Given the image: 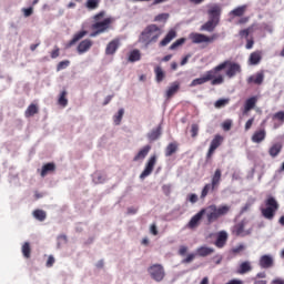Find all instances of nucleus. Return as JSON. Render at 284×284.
I'll list each match as a JSON object with an SVG mask.
<instances>
[{"mask_svg":"<svg viewBox=\"0 0 284 284\" xmlns=\"http://www.w3.org/2000/svg\"><path fill=\"white\" fill-rule=\"evenodd\" d=\"M129 61L131 63H134L136 61H141V51H139V50L131 51V53L129 54Z\"/></svg>","mask_w":284,"mask_h":284,"instance_id":"35","label":"nucleus"},{"mask_svg":"<svg viewBox=\"0 0 284 284\" xmlns=\"http://www.w3.org/2000/svg\"><path fill=\"white\" fill-rule=\"evenodd\" d=\"M203 214L206 216L209 224L216 223L222 216H225L230 213V205H215L211 204L205 209H202Z\"/></svg>","mask_w":284,"mask_h":284,"instance_id":"1","label":"nucleus"},{"mask_svg":"<svg viewBox=\"0 0 284 284\" xmlns=\"http://www.w3.org/2000/svg\"><path fill=\"white\" fill-rule=\"evenodd\" d=\"M190 39L192 41V43H214V41H216V39H219V36L213 34L212 37H207L203 33H191L190 34Z\"/></svg>","mask_w":284,"mask_h":284,"instance_id":"8","label":"nucleus"},{"mask_svg":"<svg viewBox=\"0 0 284 284\" xmlns=\"http://www.w3.org/2000/svg\"><path fill=\"white\" fill-rule=\"evenodd\" d=\"M93 182L97 183V184L105 183V175H103L102 173H94Z\"/></svg>","mask_w":284,"mask_h":284,"instance_id":"43","label":"nucleus"},{"mask_svg":"<svg viewBox=\"0 0 284 284\" xmlns=\"http://www.w3.org/2000/svg\"><path fill=\"white\" fill-rule=\"evenodd\" d=\"M162 34L163 30H161L159 26L150 24L141 32L139 41L140 43H144V45H151V43H156V41H159V37Z\"/></svg>","mask_w":284,"mask_h":284,"instance_id":"2","label":"nucleus"},{"mask_svg":"<svg viewBox=\"0 0 284 284\" xmlns=\"http://www.w3.org/2000/svg\"><path fill=\"white\" fill-rule=\"evenodd\" d=\"M263 59V52L254 51L250 54L248 63L250 65H258Z\"/></svg>","mask_w":284,"mask_h":284,"instance_id":"17","label":"nucleus"},{"mask_svg":"<svg viewBox=\"0 0 284 284\" xmlns=\"http://www.w3.org/2000/svg\"><path fill=\"white\" fill-rule=\"evenodd\" d=\"M65 97H68V91H62L58 100L59 105H62V108H68V100Z\"/></svg>","mask_w":284,"mask_h":284,"instance_id":"39","label":"nucleus"},{"mask_svg":"<svg viewBox=\"0 0 284 284\" xmlns=\"http://www.w3.org/2000/svg\"><path fill=\"white\" fill-rule=\"evenodd\" d=\"M119 40H112L108 43L105 54H114L119 50Z\"/></svg>","mask_w":284,"mask_h":284,"instance_id":"26","label":"nucleus"},{"mask_svg":"<svg viewBox=\"0 0 284 284\" xmlns=\"http://www.w3.org/2000/svg\"><path fill=\"white\" fill-rule=\"evenodd\" d=\"M191 136L194 139L199 136V124L191 125Z\"/></svg>","mask_w":284,"mask_h":284,"instance_id":"50","label":"nucleus"},{"mask_svg":"<svg viewBox=\"0 0 284 284\" xmlns=\"http://www.w3.org/2000/svg\"><path fill=\"white\" fill-rule=\"evenodd\" d=\"M283 150V144L281 143H275L273 144L270 150H268V154L270 156H272L273 159H276L277 154H281V151Z\"/></svg>","mask_w":284,"mask_h":284,"instance_id":"27","label":"nucleus"},{"mask_svg":"<svg viewBox=\"0 0 284 284\" xmlns=\"http://www.w3.org/2000/svg\"><path fill=\"white\" fill-rule=\"evenodd\" d=\"M251 233V230L245 231V222H240L233 227V234H235V236H247Z\"/></svg>","mask_w":284,"mask_h":284,"instance_id":"14","label":"nucleus"},{"mask_svg":"<svg viewBox=\"0 0 284 284\" xmlns=\"http://www.w3.org/2000/svg\"><path fill=\"white\" fill-rule=\"evenodd\" d=\"M68 65H70L69 60H64V61L59 62L58 65H57L58 72H61V70H65V68H68Z\"/></svg>","mask_w":284,"mask_h":284,"instance_id":"46","label":"nucleus"},{"mask_svg":"<svg viewBox=\"0 0 284 284\" xmlns=\"http://www.w3.org/2000/svg\"><path fill=\"white\" fill-rule=\"evenodd\" d=\"M204 213L203 210L197 212L194 216L191 217L190 222L187 223L186 227L189 230H196L199 225H201V220L203 219Z\"/></svg>","mask_w":284,"mask_h":284,"instance_id":"12","label":"nucleus"},{"mask_svg":"<svg viewBox=\"0 0 284 284\" xmlns=\"http://www.w3.org/2000/svg\"><path fill=\"white\" fill-rule=\"evenodd\" d=\"M225 243H227V232L221 231L217 234V239L215 241V245H216V247H224Z\"/></svg>","mask_w":284,"mask_h":284,"instance_id":"21","label":"nucleus"},{"mask_svg":"<svg viewBox=\"0 0 284 284\" xmlns=\"http://www.w3.org/2000/svg\"><path fill=\"white\" fill-rule=\"evenodd\" d=\"M176 39V31L171 30L168 32V34L165 36V38L160 42V45L165 47L169 43L172 42V40Z\"/></svg>","mask_w":284,"mask_h":284,"instance_id":"28","label":"nucleus"},{"mask_svg":"<svg viewBox=\"0 0 284 284\" xmlns=\"http://www.w3.org/2000/svg\"><path fill=\"white\" fill-rule=\"evenodd\" d=\"M178 92H179V83L174 82L166 90V99H172V97H174V94Z\"/></svg>","mask_w":284,"mask_h":284,"instance_id":"31","label":"nucleus"},{"mask_svg":"<svg viewBox=\"0 0 284 284\" xmlns=\"http://www.w3.org/2000/svg\"><path fill=\"white\" fill-rule=\"evenodd\" d=\"M209 19H212L213 21H220L221 19V6L219 4H212L209 8Z\"/></svg>","mask_w":284,"mask_h":284,"instance_id":"13","label":"nucleus"},{"mask_svg":"<svg viewBox=\"0 0 284 284\" xmlns=\"http://www.w3.org/2000/svg\"><path fill=\"white\" fill-rule=\"evenodd\" d=\"M190 57H192V55L187 54L186 57H184V58L182 59V61H181V65H186V64H187V61H190Z\"/></svg>","mask_w":284,"mask_h":284,"instance_id":"63","label":"nucleus"},{"mask_svg":"<svg viewBox=\"0 0 284 284\" xmlns=\"http://www.w3.org/2000/svg\"><path fill=\"white\" fill-rule=\"evenodd\" d=\"M105 17V11H101L100 13L94 16V21L91 26V29L93 30L92 33H90L91 38L99 37V34H103V32H108L110 30V26L112 24V21L114 19L112 18H105L103 21H99V19H103Z\"/></svg>","mask_w":284,"mask_h":284,"instance_id":"3","label":"nucleus"},{"mask_svg":"<svg viewBox=\"0 0 284 284\" xmlns=\"http://www.w3.org/2000/svg\"><path fill=\"white\" fill-rule=\"evenodd\" d=\"M245 10H247V6L244 4L232 10L231 14H233L234 17H243V14H245Z\"/></svg>","mask_w":284,"mask_h":284,"instance_id":"37","label":"nucleus"},{"mask_svg":"<svg viewBox=\"0 0 284 284\" xmlns=\"http://www.w3.org/2000/svg\"><path fill=\"white\" fill-rule=\"evenodd\" d=\"M123 114H125V109H119L116 114L113 115L114 125H121V121H123Z\"/></svg>","mask_w":284,"mask_h":284,"instance_id":"32","label":"nucleus"},{"mask_svg":"<svg viewBox=\"0 0 284 284\" xmlns=\"http://www.w3.org/2000/svg\"><path fill=\"white\" fill-rule=\"evenodd\" d=\"M100 3H101V0H87L84 6L88 10H98Z\"/></svg>","mask_w":284,"mask_h":284,"instance_id":"33","label":"nucleus"},{"mask_svg":"<svg viewBox=\"0 0 284 284\" xmlns=\"http://www.w3.org/2000/svg\"><path fill=\"white\" fill-rule=\"evenodd\" d=\"M165 79V72L161 67L155 68V81L161 83Z\"/></svg>","mask_w":284,"mask_h":284,"instance_id":"36","label":"nucleus"},{"mask_svg":"<svg viewBox=\"0 0 284 284\" xmlns=\"http://www.w3.org/2000/svg\"><path fill=\"white\" fill-rule=\"evenodd\" d=\"M243 250H245L244 244H240V245L233 247L232 252H233V254H239L240 252H243Z\"/></svg>","mask_w":284,"mask_h":284,"instance_id":"54","label":"nucleus"},{"mask_svg":"<svg viewBox=\"0 0 284 284\" xmlns=\"http://www.w3.org/2000/svg\"><path fill=\"white\" fill-rule=\"evenodd\" d=\"M54 170H57V166L54 165V163H47L42 166V171L40 175L42 178L48 176V174H50V172H54Z\"/></svg>","mask_w":284,"mask_h":284,"instance_id":"29","label":"nucleus"},{"mask_svg":"<svg viewBox=\"0 0 284 284\" xmlns=\"http://www.w3.org/2000/svg\"><path fill=\"white\" fill-rule=\"evenodd\" d=\"M186 253H187V246H180L179 254L181 256H185Z\"/></svg>","mask_w":284,"mask_h":284,"instance_id":"61","label":"nucleus"},{"mask_svg":"<svg viewBox=\"0 0 284 284\" xmlns=\"http://www.w3.org/2000/svg\"><path fill=\"white\" fill-rule=\"evenodd\" d=\"M185 43L184 38L176 40L173 44H171L170 50H176L179 45H183Z\"/></svg>","mask_w":284,"mask_h":284,"instance_id":"49","label":"nucleus"},{"mask_svg":"<svg viewBox=\"0 0 284 284\" xmlns=\"http://www.w3.org/2000/svg\"><path fill=\"white\" fill-rule=\"evenodd\" d=\"M273 119H275L276 121H281V123H284V111L274 113Z\"/></svg>","mask_w":284,"mask_h":284,"instance_id":"51","label":"nucleus"},{"mask_svg":"<svg viewBox=\"0 0 284 284\" xmlns=\"http://www.w3.org/2000/svg\"><path fill=\"white\" fill-rule=\"evenodd\" d=\"M169 17L170 16L168 13H161L155 17V21H168Z\"/></svg>","mask_w":284,"mask_h":284,"instance_id":"53","label":"nucleus"},{"mask_svg":"<svg viewBox=\"0 0 284 284\" xmlns=\"http://www.w3.org/2000/svg\"><path fill=\"white\" fill-rule=\"evenodd\" d=\"M258 102V97H251L245 101L243 114H247L251 110L256 108V103Z\"/></svg>","mask_w":284,"mask_h":284,"instance_id":"15","label":"nucleus"},{"mask_svg":"<svg viewBox=\"0 0 284 284\" xmlns=\"http://www.w3.org/2000/svg\"><path fill=\"white\" fill-rule=\"evenodd\" d=\"M30 252H31L30 243H29V242H26V243L22 245V254H23L24 258H30Z\"/></svg>","mask_w":284,"mask_h":284,"instance_id":"42","label":"nucleus"},{"mask_svg":"<svg viewBox=\"0 0 284 284\" xmlns=\"http://www.w3.org/2000/svg\"><path fill=\"white\" fill-rule=\"evenodd\" d=\"M187 200L190 201V203H196L199 201V195L192 193L189 195Z\"/></svg>","mask_w":284,"mask_h":284,"instance_id":"55","label":"nucleus"},{"mask_svg":"<svg viewBox=\"0 0 284 284\" xmlns=\"http://www.w3.org/2000/svg\"><path fill=\"white\" fill-rule=\"evenodd\" d=\"M148 272L153 278V281H156V283H161L163 278H165V268H163V265L161 264H153L148 268Z\"/></svg>","mask_w":284,"mask_h":284,"instance_id":"7","label":"nucleus"},{"mask_svg":"<svg viewBox=\"0 0 284 284\" xmlns=\"http://www.w3.org/2000/svg\"><path fill=\"white\" fill-rule=\"evenodd\" d=\"M92 48V40H83L78 45V52L79 54H84V52H88Z\"/></svg>","mask_w":284,"mask_h":284,"instance_id":"22","label":"nucleus"},{"mask_svg":"<svg viewBox=\"0 0 284 284\" xmlns=\"http://www.w3.org/2000/svg\"><path fill=\"white\" fill-rule=\"evenodd\" d=\"M216 26H219V21L209 18V21L201 27V30H204L205 32H214Z\"/></svg>","mask_w":284,"mask_h":284,"instance_id":"24","label":"nucleus"},{"mask_svg":"<svg viewBox=\"0 0 284 284\" xmlns=\"http://www.w3.org/2000/svg\"><path fill=\"white\" fill-rule=\"evenodd\" d=\"M222 128L226 132H229V130H232V120H226L225 122H223Z\"/></svg>","mask_w":284,"mask_h":284,"instance_id":"52","label":"nucleus"},{"mask_svg":"<svg viewBox=\"0 0 284 284\" xmlns=\"http://www.w3.org/2000/svg\"><path fill=\"white\" fill-rule=\"evenodd\" d=\"M265 136H267V133L265 132V129H262L260 131L254 132V134L251 138V141L253 143H263V141H265Z\"/></svg>","mask_w":284,"mask_h":284,"instance_id":"19","label":"nucleus"},{"mask_svg":"<svg viewBox=\"0 0 284 284\" xmlns=\"http://www.w3.org/2000/svg\"><path fill=\"white\" fill-rule=\"evenodd\" d=\"M254 124V118H251L250 120H247V122L245 123V131L247 132L252 125Z\"/></svg>","mask_w":284,"mask_h":284,"instance_id":"57","label":"nucleus"},{"mask_svg":"<svg viewBox=\"0 0 284 284\" xmlns=\"http://www.w3.org/2000/svg\"><path fill=\"white\" fill-rule=\"evenodd\" d=\"M150 150H152L151 145H145L134 155L133 161L135 163H143L148 154H150Z\"/></svg>","mask_w":284,"mask_h":284,"instance_id":"11","label":"nucleus"},{"mask_svg":"<svg viewBox=\"0 0 284 284\" xmlns=\"http://www.w3.org/2000/svg\"><path fill=\"white\" fill-rule=\"evenodd\" d=\"M247 272H252V263L250 261H246L240 264L237 274H247Z\"/></svg>","mask_w":284,"mask_h":284,"instance_id":"30","label":"nucleus"},{"mask_svg":"<svg viewBox=\"0 0 284 284\" xmlns=\"http://www.w3.org/2000/svg\"><path fill=\"white\" fill-rule=\"evenodd\" d=\"M37 112H39V108H37L36 104H31L28 106V109L26 111V116H34V114H37Z\"/></svg>","mask_w":284,"mask_h":284,"instance_id":"41","label":"nucleus"},{"mask_svg":"<svg viewBox=\"0 0 284 284\" xmlns=\"http://www.w3.org/2000/svg\"><path fill=\"white\" fill-rule=\"evenodd\" d=\"M221 141L222 138L221 135H216L212 141H211V145L207 152V159H210V156H212V154H214V151L217 150L221 146Z\"/></svg>","mask_w":284,"mask_h":284,"instance_id":"16","label":"nucleus"},{"mask_svg":"<svg viewBox=\"0 0 284 284\" xmlns=\"http://www.w3.org/2000/svg\"><path fill=\"white\" fill-rule=\"evenodd\" d=\"M178 150L176 143H170L165 149V156H172Z\"/></svg>","mask_w":284,"mask_h":284,"instance_id":"40","label":"nucleus"},{"mask_svg":"<svg viewBox=\"0 0 284 284\" xmlns=\"http://www.w3.org/2000/svg\"><path fill=\"white\" fill-rule=\"evenodd\" d=\"M264 203L265 207L261 209L262 216H264V219L267 221H273L274 216H276V212H278V202L276 199H274V196H268Z\"/></svg>","mask_w":284,"mask_h":284,"instance_id":"6","label":"nucleus"},{"mask_svg":"<svg viewBox=\"0 0 284 284\" xmlns=\"http://www.w3.org/2000/svg\"><path fill=\"white\" fill-rule=\"evenodd\" d=\"M221 176L222 173L220 169H216L211 180L212 190H216V187H219V185L221 184Z\"/></svg>","mask_w":284,"mask_h":284,"instance_id":"23","label":"nucleus"},{"mask_svg":"<svg viewBox=\"0 0 284 284\" xmlns=\"http://www.w3.org/2000/svg\"><path fill=\"white\" fill-rule=\"evenodd\" d=\"M54 265V257L50 255L47 261V267H52Z\"/></svg>","mask_w":284,"mask_h":284,"instance_id":"59","label":"nucleus"},{"mask_svg":"<svg viewBox=\"0 0 284 284\" xmlns=\"http://www.w3.org/2000/svg\"><path fill=\"white\" fill-rule=\"evenodd\" d=\"M58 243V247H61V245H65V243H68V236L65 235H59L57 239Z\"/></svg>","mask_w":284,"mask_h":284,"instance_id":"48","label":"nucleus"},{"mask_svg":"<svg viewBox=\"0 0 284 284\" xmlns=\"http://www.w3.org/2000/svg\"><path fill=\"white\" fill-rule=\"evenodd\" d=\"M213 258L215 260L216 265H221V262L223 261V256L215 255Z\"/></svg>","mask_w":284,"mask_h":284,"instance_id":"62","label":"nucleus"},{"mask_svg":"<svg viewBox=\"0 0 284 284\" xmlns=\"http://www.w3.org/2000/svg\"><path fill=\"white\" fill-rule=\"evenodd\" d=\"M264 80H265V74H263V72H258L255 75H251L247 79V83H255L256 85H261V83H263Z\"/></svg>","mask_w":284,"mask_h":284,"instance_id":"25","label":"nucleus"},{"mask_svg":"<svg viewBox=\"0 0 284 284\" xmlns=\"http://www.w3.org/2000/svg\"><path fill=\"white\" fill-rule=\"evenodd\" d=\"M23 17H32L34 14V8L29 7V8H22Z\"/></svg>","mask_w":284,"mask_h":284,"instance_id":"47","label":"nucleus"},{"mask_svg":"<svg viewBox=\"0 0 284 284\" xmlns=\"http://www.w3.org/2000/svg\"><path fill=\"white\" fill-rule=\"evenodd\" d=\"M272 283H273V284H284V280H281V278L273 280Z\"/></svg>","mask_w":284,"mask_h":284,"instance_id":"64","label":"nucleus"},{"mask_svg":"<svg viewBox=\"0 0 284 284\" xmlns=\"http://www.w3.org/2000/svg\"><path fill=\"white\" fill-rule=\"evenodd\" d=\"M227 103H230V99H220L215 102V108H217V110H221V108H225V105H227Z\"/></svg>","mask_w":284,"mask_h":284,"instance_id":"44","label":"nucleus"},{"mask_svg":"<svg viewBox=\"0 0 284 284\" xmlns=\"http://www.w3.org/2000/svg\"><path fill=\"white\" fill-rule=\"evenodd\" d=\"M32 214H33V217H36L37 221H40V222L45 221V216H47L45 211L36 210V211H33Z\"/></svg>","mask_w":284,"mask_h":284,"instance_id":"38","label":"nucleus"},{"mask_svg":"<svg viewBox=\"0 0 284 284\" xmlns=\"http://www.w3.org/2000/svg\"><path fill=\"white\" fill-rule=\"evenodd\" d=\"M150 232H151V234H153V236H156V234H159V230L156 229V224L151 225Z\"/></svg>","mask_w":284,"mask_h":284,"instance_id":"58","label":"nucleus"},{"mask_svg":"<svg viewBox=\"0 0 284 284\" xmlns=\"http://www.w3.org/2000/svg\"><path fill=\"white\" fill-rule=\"evenodd\" d=\"M214 190H212V186L210 184H206L201 193V199H205V196H207V194H210V192H213Z\"/></svg>","mask_w":284,"mask_h":284,"instance_id":"45","label":"nucleus"},{"mask_svg":"<svg viewBox=\"0 0 284 284\" xmlns=\"http://www.w3.org/2000/svg\"><path fill=\"white\" fill-rule=\"evenodd\" d=\"M59 57V47H55V49L51 52V59H58Z\"/></svg>","mask_w":284,"mask_h":284,"instance_id":"60","label":"nucleus"},{"mask_svg":"<svg viewBox=\"0 0 284 284\" xmlns=\"http://www.w3.org/2000/svg\"><path fill=\"white\" fill-rule=\"evenodd\" d=\"M161 134H163V128L159 125L158 128L151 130L146 136L149 141H158V139H161Z\"/></svg>","mask_w":284,"mask_h":284,"instance_id":"18","label":"nucleus"},{"mask_svg":"<svg viewBox=\"0 0 284 284\" xmlns=\"http://www.w3.org/2000/svg\"><path fill=\"white\" fill-rule=\"evenodd\" d=\"M88 34V31H80L79 33H77L73 39L69 42V48H72V45H74V43H77L78 41H81V39H83V37H85Z\"/></svg>","mask_w":284,"mask_h":284,"instance_id":"34","label":"nucleus"},{"mask_svg":"<svg viewBox=\"0 0 284 284\" xmlns=\"http://www.w3.org/2000/svg\"><path fill=\"white\" fill-rule=\"evenodd\" d=\"M156 161H158L156 155H151L149 158V160L145 163L144 170L140 174L141 181L148 179V176H150V174H152V172H154V168L156 165Z\"/></svg>","mask_w":284,"mask_h":284,"instance_id":"9","label":"nucleus"},{"mask_svg":"<svg viewBox=\"0 0 284 284\" xmlns=\"http://www.w3.org/2000/svg\"><path fill=\"white\" fill-rule=\"evenodd\" d=\"M207 81H211V85H222L225 79L221 74L216 77L214 69H212L210 71H206L203 77L194 79L191 82L190 87L195 88V85H203V83H207Z\"/></svg>","mask_w":284,"mask_h":284,"instance_id":"4","label":"nucleus"},{"mask_svg":"<svg viewBox=\"0 0 284 284\" xmlns=\"http://www.w3.org/2000/svg\"><path fill=\"white\" fill-rule=\"evenodd\" d=\"M195 254H189L187 256H186V258H184L183 261H182V263H192V261H194V258H195Z\"/></svg>","mask_w":284,"mask_h":284,"instance_id":"56","label":"nucleus"},{"mask_svg":"<svg viewBox=\"0 0 284 284\" xmlns=\"http://www.w3.org/2000/svg\"><path fill=\"white\" fill-rule=\"evenodd\" d=\"M225 68H227L226 77H229V79H234V77H236L241 72V64L226 60L220 63L219 65H216L215 68H213V72H215V77H219L216 74H219L221 70H225Z\"/></svg>","mask_w":284,"mask_h":284,"instance_id":"5","label":"nucleus"},{"mask_svg":"<svg viewBox=\"0 0 284 284\" xmlns=\"http://www.w3.org/2000/svg\"><path fill=\"white\" fill-rule=\"evenodd\" d=\"M258 265L262 270H270L274 267V256L272 254L262 255L258 260Z\"/></svg>","mask_w":284,"mask_h":284,"instance_id":"10","label":"nucleus"},{"mask_svg":"<svg viewBox=\"0 0 284 284\" xmlns=\"http://www.w3.org/2000/svg\"><path fill=\"white\" fill-rule=\"evenodd\" d=\"M196 254L197 256H211V254H214V247H210V246H200L196 248Z\"/></svg>","mask_w":284,"mask_h":284,"instance_id":"20","label":"nucleus"}]
</instances>
